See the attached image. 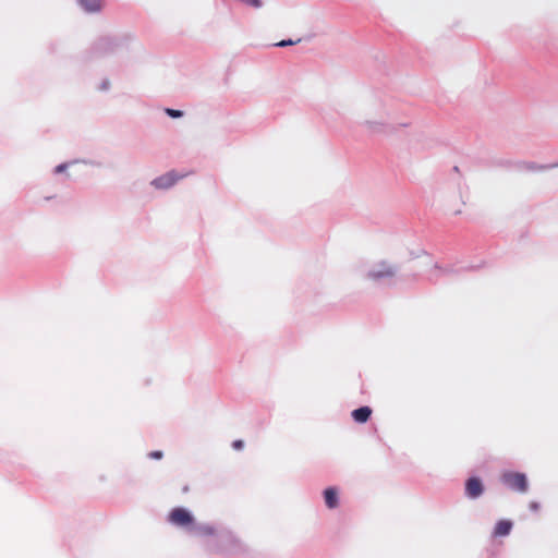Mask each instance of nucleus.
Segmentation results:
<instances>
[{
    "instance_id": "nucleus-13",
    "label": "nucleus",
    "mask_w": 558,
    "mask_h": 558,
    "mask_svg": "<svg viewBox=\"0 0 558 558\" xmlns=\"http://www.w3.org/2000/svg\"><path fill=\"white\" fill-rule=\"evenodd\" d=\"M244 446V442L242 440H234L232 444V447L236 450L242 449Z\"/></svg>"
},
{
    "instance_id": "nucleus-11",
    "label": "nucleus",
    "mask_w": 558,
    "mask_h": 558,
    "mask_svg": "<svg viewBox=\"0 0 558 558\" xmlns=\"http://www.w3.org/2000/svg\"><path fill=\"white\" fill-rule=\"evenodd\" d=\"M166 113L171 118H181L183 116V112L175 109H166Z\"/></svg>"
},
{
    "instance_id": "nucleus-14",
    "label": "nucleus",
    "mask_w": 558,
    "mask_h": 558,
    "mask_svg": "<svg viewBox=\"0 0 558 558\" xmlns=\"http://www.w3.org/2000/svg\"><path fill=\"white\" fill-rule=\"evenodd\" d=\"M162 456H163V454H162V452H161V451H151V452L149 453V457H150L151 459H161V458H162Z\"/></svg>"
},
{
    "instance_id": "nucleus-4",
    "label": "nucleus",
    "mask_w": 558,
    "mask_h": 558,
    "mask_svg": "<svg viewBox=\"0 0 558 558\" xmlns=\"http://www.w3.org/2000/svg\"><path fill=\"white\" fill-rule=\"evenodd\" d=\"M483 483L478 477H470L465 483V494L470 498H477L483 494Z\"/></svg>"
},
{
    "instance_id": "nucleus-5",
    "label": "nucleus",
    "mask_w": 558,
    "mask_h": 558,
    "mask_svg": "<svg viewBox=\"0 0 558 558\" xmlns=\"http://www.w3.org/2000/svg\"><path fill=\"white\" fill-rule=\"evenodd\" d=\"M181 177H179L178 174H175L173 171L171 172H168L157 179H155L151 184L156 187V189H169L171 187L172 185L175 184V182L180 179Z\"/></svg>"
},
{
    "instance_id": "nucleus-8",
    "label": "nucleus",
    "mask_w": 558,
    "mask_h": 558,
    "mask_svg": "<svg viewBox=\"0 0 558 558\" xmlns=\"http://www.w3.org/2000/svg\"><path fill=\"white\" fill-rule=\"evenodd\" d=\"M325 504L329 509L338 507V493L333 487L324 490Z\"/></svg>"
},
{
    "instance_id": "nucleus-12",
    "label": "nucleus",
    "mask_w": 558,
    "mask_h": 558,
    "mask_svg": "<svg viewBox=\"0 0 558 558\" xmlns=\"http://www.w3.org/2000/svg\"><path fill=\"white\" fill-rule=\"evenodd\" d=\"M300 43V39L293 41L291 39H288V40H281L279 43L276 44V46L278 47H287V46H291V45H294V44H298Z\"/></svg>"
},
{
    "instance_id": "nucleus-17",
    "label": "nucleus",
    "mask_w": 558,
    "mask_h": 558,
    "mask_svg": "<svg viewBox=\"0 0 558 558\" xmlns=\"http://www.w3.org/2000/svg\"><path fill=\"white\" fill-rule=\"evenodd\" d=\"M64 168H65V166H64V165H59V166L56 168V171H57V172H61V171H63V170H64Z\"/></svg>"
},
{
    "instance_id": "nucleus-7",
    "label": "nucleus",
    "mask_w": 558,
    "mask_h": 558,
    "mask_svg": "<svg viewBox=\"0 0 558 558\" xmlns=\"http://www.w3.org/2000/svg\"><path fill=\"white\" fill-rule=\"evenodd\" d=\"M80 5L89 13H96L101 11L104 7V0H78Z\"/></svg>"
},
{
    "instance_id": "nucleus-6",
    "label": "nucleus",
    "mask_w": 558,
    "mask_h": 558,
    "mask_svg": "<svg viewBox=\"0 0 558 558\" xmlns=\"http://www.w3.org/2000/svg\"><path fill=\"white\" fill-rule=\"evenodd\" d=\"M512 526H513V524L510 520H506V519L499 520L494 527L493 536L494 537L507 536L510 534Z\"/></svg>"
},
{
    "instance_id": "nucleus-9",
    "label": "nucleus",
    "mask_w": 558,
    "mask_h": 558,
    "mask_svg": "<svg viewBox=\"0 0 558 558\" xmlns=\"http://www.w3.org/2000/svg\"><path fill=\"white\" fill-rule=\"evenodd\" d=\"M372 410L368 407H361L352 412V417L357 423H365L368 421Z\"/></svg>"
},
{
    "instance_id": "nucleus-10",
    "label": "nucleus",
    "mask_w": 558,
    "mask_h": 558,
    "mask_svg": "<svg viewBox=\"0 0 558 558\" xmlns=\"http://www.w3.org/2000/svg\"><path fill=\"white\" fill-rule=\"evenodd\" d=\"M198 533L202 535H213L215 530L211 526H201L198 527Z\"/></svg>"
},
{
    "instance_id": "nucleus-1",
    "label": "nucleus",
    "mask_w": 558,
    "mask_h": 558,
    "mask_svg": "<svg viewBox=\"0 0 558 558\" xmlns=\"http://www.w3.org/2000/svg\"><path fill=\"white\" fill-rule=\"evenodd\" d=\"M501 481L504 484H506L509 488L525 493L527 490V480L525 474L520 472H505L501 475Z\"/></svg>"
},
{
    "instance_id": "nucleus-2",
    "label": "nucleus",
    "mask_w": 558,
    "mask_h": 558,
    "mask_svg": "<svg viewBox=\"0 0 558 558\" xmlns=\"http://www.w3.org/2000/svg\"><path fill=\"white\" fill-rule=\"evenodd\" d=\"M168 519L170 523L178 526H189L194 521V518L190 513V511L181 507L172 509L169 513Z\"/></svg>"
},
{
    "instance_id": "nucleus-3",
    "label": "nucleus",
    "mask_w": 558,
    "mask_h": 558,
    "mask_svg": "<svg viewBox=\"0 0 558 558\" xmlns=\"http://www.w3.org/2000/svg\"><path fill=\"white\" fill-rule=\"evenodd\" d=\"M395 269L386 262H383L368 272V277L374 280H379L384 278H390L395 276Z\"/></svg>"
},
{
    "instance_id": "nucleus-15",
    "label": "nucleus",
    "mask_w": 558,
    "mask_h": 558,
    "mask_svg": "<svg viewBox=\"0 0 558 558\" xmlns=\"http://www.w3.org/2000/svg\"><path fill=\"white\" fill-rule=\"evenodd\" d=\"M544 168H545L544 166H534V165L527 166V169H530V170H542Z\"/></svg>"
},
{
    "instance_id": "nucleus-16",
    "label": "nucleus",
    "mask_w": 558,
    "mask_h": 558,
    "mask_svg": "<svg viewBox=\"0 0 558 558\" xmlns=\"http://www.w3.org/2000/svg\"><path fill=\"white\" fill-rule=\"evenodd\" d=\"M530 508L534 511L538 510L539 509V505L535 501L531 502L530 504Z\"/></svg>"
}]
</instances>
